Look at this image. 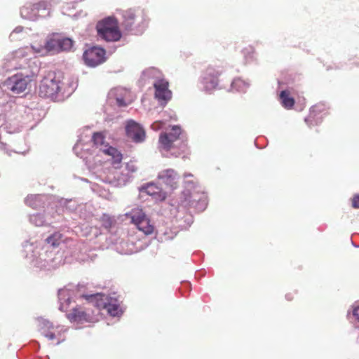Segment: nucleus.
Segmentation results:
<instances>
[{
	"label": "nucleus",
	"instance_id": "a19ab883",
	"mask_svg": "<svg viewBox=\"0 0 359 359\" xmlns=\"http://www.w3.org/2000/svg\"><path fill=\"white\" fill-rule=\"evenodd\" d=\"M82 145L81 141L79 140L77 143L75 144V146L73 148V150L74 152L77 154V150L79 149L80 146Z\"/></svg>",
	"mask_w": 359,
	"mask_h": 359
},
{
	"label": "nucleus",
	"instance_id": "79ce46f5",
	"mask_svg": "<svg viewBox=\"0 0 359 359\" xmlns=\"http://www.w3.org/2000/svg\"><path fill=\"white\" fill-rule=\"evenodd\" d=\"M0 148H1V149H3V150H5V151H6V152L9 156H11V153H10V152H8V151L6 150V144H4L1 143Z\"/></svg>",
	"mask_w": 359,
	"mask_h": 359
},
{
	"label": "nucleus",
	"instance_id": "f03ea898",
	"mask_svg": "<svg viewBox=\"0 0 359 359\" xmlns=\"http://www.w3.org/2000/svg\"><path fill=\"white\" fill-rule=\"evenodd\" d=\"M40 72V62L38 59L31 61L29 69L23 68L13 76L8 78L3 83L5 90L11 91L13 94H20L24 92L31 78L36 76Z\"/></svg>",
	"mask_w": 359,
	"mask_h": 359
},
{
	"label": "nucleus",
	"instance_id": "39448f33",
	"mask_svg": "<svg viewBox=\"0 0 359 359\" xmlns=\"http://www.w3.org/2000/svg\"><path fill=\"white\" fill-rule=\"evenodd\" d=\"M29 258L35 267L48 271L55 269L67 262L66 259H63L62 254L59 252L53 254L48 251L43 253L33 251V254Z\"/></svg>",
	"mask_w": 359,
	"mask_h": 359
},
{
	"label": "nucleus",
	"instance_id": "c85d7f7f",
	"mask_svg": "<svg viewBox=\"0 0 359 359\" xmlns=\"http://www.w3.org/2000/svg\"><path fill=\"white\" fill-rule=\"evenodd\" d=\"M280 100L282 105L286 109H290L294 104V99L290 96L287 90H282L280 92Z\"/></svg>",
	"mask_w": 359,
	"mask_h": 359
},
{
	"label": "nucleus",
	"instance_id": "ddd939ff",
	"mask_svg": "<svg viewBox=\"0 0 359 359\" xmlns=\"http://www.w3.org/2000/svg\"><path fill=\"white\" fill-rule=\"evenodd\" d=\"M104 55L103 48L93 46L84 52L83 57L86 65L95 67L105 61Z\"/></svg>",
	"mask_w": 359,
	"mask_h": 359
},
{
	"label": "nucleus",
	"instance_id": "cd10ccee",
	"mask_svg": "<svg viewBox=\"0 0 359 359\" xmlns=\"http://www.w3.org/2000/svg\"><path fill=\"white\" fill-rule=\"evenodd\" d=\"M136 226L140 231H142L146 235L152 233L154 229V226L150 224V220L148 217L142 219L141 222H139Z\"/></svg>",
	"mask_w": 359,
	"mask_h": 359
},
{
	"label": "nucleus",
	"instance_id": "412c9836",
	"mask_svg": "<svg viewBox=\"0 0 359 359\" xmlns=\"http://www.w3.org/2000/svg\"><path fill=\"white\" fill-rule=\"evenodd\" d=\"M55 206L57 208V215L60 214L61 211L67 210L69 212H74L76 210L78 204L76 201L73 199L60 198L57 199Z\"/></svg>",
	"mask_w": 359,
	"mask_h": 359
},
{
	"label": "nucleus",
	"instance_id": "473e14b6",
	"mask_svg": "<svg viewBox=\"0 0 359 359\" xmlns=\"http://www.w3.org/2000/svg\"><path fill=\"white\" fill-rule=\"evenodd\" d=\"M60 51L69 50L73 46V41L69 38L59 36Z\"/></svg>",
	"mask_w": 359,
	"mask_h": 359
},
{
	"label": "nucleus",
	"instance_id": "0eeeda50",
	"mask_svg": "<svg viewBox=\"0 0 359 359\" xmlns=\"http://www.w3.org/2000/svg\"><path fill=\"white\" fill-rule=\"evenodd\" d=\"M60 81L54 73H50L43 79L39 86V95L41 97L50 98L54 101H61L63 95L60 93Z\"/></svg>",
	"mask_w": 359,
	"mask_h": 359
},
{
	"label": "nucleus",
	"instance_id": "f257e3e1",
	"mask_svg": "<svg viewBox=\"0 0 359 359\" xmlns=\"http://www.w3.org/2000/svg\"><path fill=\"white\" fill-rule=\"evenodd\" d=\"M158 142L162 155L166 157L178 156L180 152L175 150L184 151L187 147L181 128L178 126H173L170 132L161 133Z\"/></svg>",
	"mask_w": 359,
	"mask_h": 359
},
{
	"label": "nucleus",
	"instance_id": "20e7f679",
	"mask_svg": "<svg viewBox=\"0 0 359 359\" xmlns=\"http://www.w3.org/2000/svg\"><path fill=\"white\" fill-rule=\"evenodd\" d=\"M33 54L31 48H20L6 55L2 63V69L4 72L12 70L23 71V68L29 69L31 61L36 57L32 58Z\"/></svg>",
	"mask_w": 359,
	"mask_h": 359
},
{
	"label": "nucleus",
	"instance_id": "aec40b11",
	"mask_svg": "<svg viewBox=\"0 0 359 359\" xmlns=\"http://www.w3.org/2000/svg\"><path fill=\"white\" fill-rule=\"evenodd\" d=\"M53 208V207H51L50 209L49 208H48V212L46 216L41 213L31 215L29 216V222L36 226H41L52 224L53 222V219L56 217V215L55 213L50 212Z\"/></svg>",
	"mask_w": 359,
	"mask_h": 359
},
{
	"label": "nucleus",
	"instance_id": "f3484780",
	"mask_svg": "<svg viewBox=\"0 0 359 359\" xmlns=\"http://www.w3.org/2000/svg\"><path fill=\"white\" fill-rule=\"evenodd\" d=\"M31 49L33 53H39L41 55H43L47 53H58L60 52L59 36L54 35L52 38L48 39L45 42L44 46H40L36 48L32 46Z\"/></svg>",
	"mask_w": 359,
	"mask_h": 359
},
{
	"label": "nucleus",
	"instance_id": "72a5a7b5",
	"mask_svg": "<svg viewBox=\"0 0 359 359\" xmlns=\"http://www.w3.org/2000/svg\"><path fill=\"white\" fill-rule=\"evenodd\" d=\"M38 321H39V330L41 334H42V331L47 332L53 328V323L46 319L40 318L38 319Z\"/></svg>",
	"mask_w": 359,
	"mask_h": 359
},
{
	"label": "nucleus",
	"instance_id": "2f4dec72",
	"mask_svg": "<svg viewBox=\"0 0 359 359\" xmlns=\"http://www.w3.org/2000/svg\"><path fill=\"white\" fill-rule=\"evenodd\" d=\"M140 190L146 192L149 195H155L158 194L161 191L160 188L154 183H149L142 186Z\"/></svg>",
	"mask_w": 359,
	"mask_h": 359
},
{
	"label": "nucleus",
	"instance_id": "dca6fc26",
	"mask_svg": "<svg viewBox=\"0 0 359 359\" xmlns=\"http://www.w3.org/2000/svg\"><path fill=\"white\" fill-rule=\"evenodd\" d=\"M126 132L127 136L131 138L135 142H142L144 140L145 132L144 129L133 120H130L127 122Z\"/></svg>",
	"mask_w": 359,
	"mask_h": 359
},
{
	"label": "nucleus",
	"instance_id": "4be33fe9",
	"mask_svg": "<svg viewBox=\"0 0 359 359\" xmlns=\"http://www.w3.org/2000/svg\"><path fill=\"white\" fill-rule=\"evenodd\" d=\"M48 199L49 197L46 195H30L25 198V202L27 205L33 208H37Z\"/></svg>",
	"mask_w": 359,
	"mask_h": 359
},
{
	"label": "nucleus",
	"instance_id": "c03bdc74",
	"mask_svg": "<svg viewBox=\"0 0 359 359\" xmlns=\"http://www.w3.org/2000/svg\"><path fill=\"white\" fill-rule=\"evenodd\" d=\"M286 298L288 299V300H290L291 299L290 298V295L289 294H286Z\"/></svg>",
	"mask_w": 359,
	"mask_h": 359
},
{
	"label": "nucleus",
	"instance_id": "4468645a",
	"mask_svg": "<svg viewBox=\"0 0 359 359\" xmlns=\"http://www.w3.org/2000/svg\"><path fill=\"white\" fill-rule=\"evenodd\" d=\"M108 100L120 107H126L130 103V91L121 87L114 88L109 92Z\"/></svg>",
	"mask_w": 359,
	"mask_h": 359
},
{
	"label": "nucleus",
	"instance_id": "b1692460",
	"mask_svg": "<svg viewBox=\"0 0 359 359\" xmlns=\"http://www.w3.org/2000/svg\"><path fill=\"white\" fill-rule=\"evenodd\" d=\"M126 217L130 219L132 223L135 226L137 225L139 222H141L142 219L147 217L142 209L139 208H133L130 211L126 213Z\"/></svg>",
	"mask_w": 359,
	"mask_h": 359
},
{
	"label": "nucleus",
	"instance_id": "58836bf2",
	"mask_svg": "<svg viewBox=\"0 0 359 359\" xmlns=\"http://www.w3.org/2000/svg\"><path fill=\"white\" fill-rule=\"evenodd\" d=\"M353 315L355 318L359 322V306L353 309Z\"/></svg>",
	"mask_w": 359,
	"mask_h": 359
},
{
	"label": "nucleus",
	"instance_id": "7ed1b4c3",
	"mask_svg": "<svg viewBox=\"0 0 359 359\" xmlns=\"http://www.w3.org/2000/svg\"><path fill=\"white\" fill-rule=\"evenodd\" d=\"M121 26L125 32L133 34H141L147 26V20L144 10L129 8L121 11Z\"/></svg>",
	"mask_w": 359,
	"mask_h": 359
},
{
	"label": "nucleus",
	"instance_id": "bb28decb",
	"mask_svg": "<svg viewBox=\"0 0 359 359\" xmlns=\"http://www.w3.org/2000/svg\"><path fill=\"white\" fill-rule=\"evenodd\" d=\"M250 83L241 79H236L231 82V89L232 91L244 93L249 88Z\"/></svg>",
	"mask_w": 359,
	"mask_h": 359
},
{
	"label": "nucleus",
	"instance_id": "6ab92c4d",
	"mask_svg": "<svg viewBox=\"0 0 359 359\" xmlns=\"http://www.w3.org/2000/svg\"><path fill=\"white\" fill-rule=\"evenodd\" d=\"M74 292L68 287H64L58 290L59 309L61 311H67L70 304L74 302Z\"/></svg>",
	"mask_w": 359,
	"mask_h": 359
},
{
	"label": "nucleus",
	"instance_id": "c756f323",
	"mask_svg": "<svg viewBox=\"0 0 359 359\" xmlns=\"http://www.w3.org/2000/svg\"><path fill=\"white\" fill-rule=\"evenodd\" d=\"M242 53L243 55L245 62L246 64L251 63L255 60V49L252 47L249 46V47L245 48L242 50Z\"/></svg>",
	"mask_w": 359,
	"mask_h": 359
},
{
	"label": "nucleus",
	"instance_id": "2eb2a0df",
	"mask_svg": "<svg viewBox=\"0 0 359 359\" xmlns=\"http://www.w3.org/2000/svg\"><path fill=\"white\" fill-rule=\"evenodd\" d=\"M155 97L164 106L170 100L172 93L168 89V82L164 79L157 80L154 84Z\"/></svg>",
	"mask_w": 359,
	"mask_h": 359
},
{
	"label": "nucleus",
	"instance_id": "9d476101",
	"mask_svg": "<svg viewBox=\"0 0 359 359\" xmlns=\"http://www.w3.org/2000/svg\"><path fill=\"white\" fill-rule=\"evenodd\" d=\"M95 146L104 154L111 157V164L115 169L121 168L122 154L116 148L105 144L104 137L102 133H95L91 138Z\"/></svg>",
	"mask_w": 359,
	"mask_h": 359
},
{
	"label": "nucleus",
	"instance_id": "e433bc0d",
	"mask_svg": "<svg viewBox=\"0 0 359 359\" xmlns=\"http://www.w3.org/2000/svg\"><path fill=\"white\" fill-rule=\"evenodd\" d=\"M42 334L45 337L48 338L49 340H53L56 337L55 334L50 332V330H48L47 332L42 331Z\"/></svg>",
	"mask_w": 359,
	"mask_h": 359
},
{
	"label": "nucleus",
	"instance_id": "4c0bfd02",
	"mask_svg": "<svg viewBox=\"0 0 359 359\" xmlns=\"http://www.w3.org/2000/svg\"><path fill=\"white\" fill-rule=\"evenodd\" d=\"M352 205L355 208H359V195H356L353 198Z\"/></svg>",
	"mask_w": 359,
	"mask_h": 359
},
{
	"label": "nucleus",
	"instance_id": "f704fd0d",
	"mask_svg": "<svg viewBox=\"0 0 359 359\" xmlns=\"http://www.w3.org/2000/svg\"><path fill=\"white\" fill-rule=\"evenodd\" d=\"M114 220L107 215H103L102 217V224L106 229H109L113 224Z\"/></svg>",
	"mask_w": 359,
	"mask_h": 359
},
{
	"label": "nucleus",
	"instance_id": "f8f14e48",
	"mask_svg": "<svg viewBox=\"0 0 359 359\" xmlns=\"http://www.w3.org/2000/svg\"><path fill=\"white\" fill-rule=\"evenodd\" d=\"M221 73L222 70L219 67H208L201 76V88L207 93L215 90L218 86V77Z\"/></svg>",
	"mask_w": 359,
	"mask_h": 359
},
{
	"label": "nucleus",
	"instance_id": "393cba45",
	"mask_svg": "<svg viewBox=\"0 0 359 359\" xmlns=\"http://www.w3.org/2000/svg\"><path fill=\"white\" fill-rule=\"evenodd\" d=\"M67 317L72 322L83 323L88 321L87 314L77 307H72V312L67 314Z\"/></svg>",
	"mask_w": 359,
	"mask_h": 359
},
{
	"label": "nucleus",
	"instance_id": "c9c22d12",
	"mask_svg": "<svg viewBox=\"0 0 359 359\" xmlns=\"http://www.w3.org/2000/svg\"><path fill=\"white\" fill-rule=\"evenodd\" d=\"M23 27L18 26L15 28V29L12 32V33L10 34V39L11 40H17L18 38L15 36L16 34L22 33L23 31Z\"/></svg>",
	"mask_w": 359,
	"mask_h": 359
},
{
	"label": "nucleus",
	"instance_id": "5701e85b",
	"mask_svg": "<svg viewBox=\"0 0 359 359\" xmlns=\"http://www.w3.org/2000/svg\"><path fill=\"white\" fill-rule=\"evenodd\" d=\"M324 109V106L323 104H316L313 106L310 109V114L308 117L305 118V122L308 126H311V125L317 124L318 118L317 116L323 112Z\"/></svg>",
	"mask_w": 359,
	"mask_h": 359
},
{
	"label": "nucleus",
	"instance_id": "1a4fd4ad",
	"mask_svg": "<svg viewBox=\"0 0 359 359\" xmlns=\"http://www.w3.org/2000/svg\"><path fill=\"white\" fill-rule=\"evenodd\" d=\"M118 21L114 17H107L97 22L96 29L98 36L106 41H117L121 37Z\"/></svg>",
	"mask_w": 359,
	"mask_h": 359
},
{
	"label": "nucleus",
	"instance_id": "9b49d317",
	"mask_svg": "<svg viewBox=\"0 0 359 359\" xmlns=\"http://www.w3.org/2000/svg\"><path fill=\"white\" fill-rule=\"evenodd\" d=\"M50 13V3L43 1L38 4H26L20 10V15L22 18L36 20L39 18H46Z\"/></svg>",
	"mask_w": 359,
	"mask_h": 359
},
{
	"label": "nucleus",
	"instance_id": "423d86ee",
	"mask_svg": "<svg viewBox=\"0 0 359 359\" xmlns=\"http://www.w3.org/2000/svg\"><path fill=\"white\" fill-rule=\"evenodd\" d=\"M84 297L88 301L94 302L99 309H106L111 316H119L123 313L120 307L121 302L116 293L110 294L96 293Z\"/></svg>",
	"mask_w": 359,
	"mask_h": 359
},
{
	"label": "nucleus",
	"instance_id": "ea45409f",
	"mask_svg": "<svg viewBox=\"0 0 359 359\" xmlns=\"http://www.w3.org/2000/svg\"><path fill=\"white\" fill-rule=\"evenodd\" d=\"M162 126V123L161 122H156V123H154L152 125H151V128L154 130H159Z\"/></svg>",
	"mask_w": 359,
	"mask_h": 359
},
{
	"label": "nucleus",
	"instance_id": "6e6552de",
	"mask_svg": "<svg viewBox=\"0 0 359 359\" xmlns=\"http://www.w3.org/2000/svg\"><path fill=\"white\" fill-rule=\"evenodd\" d=\"M194 182L190 180L185 181V190L183 191V199L181 204L184 207H193L198 211H203L207 206L206 196L203 192L191 191L194 188Z\"/></svg>",
	"mask_w": 359,
	"mask_h": 359
},
{
	"label": "nucleus",
	"instance_id": "7c9ffc66",
	"mask_svg": "<svg viewBox=\"0 0 359 359\" xmlns=\"http://www.w3.org/2000/svg\"><path fill=\"white\" fill-rule=\"evenodd\" d=\"M126 173H123V177L121 178H118L119 180H122L126 182L130 180L131 177V174L137 170V168L133 163H127L125 166Z\"/></svg>",
	"mask_w": 359,
	"mask_h": 359
},
{
	"label": "nucleus",
	"instance_id": "a211bd4d",
	"mask_svg": "<svg viewBox=\"0 0 359 359\" xmlns=\"http://www.w3.org/2000/svg\"><path fill=\"white\" fill-rule=\"evenodd\" d=\"M158 180L171 189L177 187L179 175L173 169L168 168L161 171L158 175Z\"/></svg>",
	"mask_w": 359,
	"mask_h": 359
},
{
	"label": "nucleus",
	"instance_id": "a878e982",
	"mask_svg": "<svg viewBox=\"0 0 359 359\" xmlns=\"http://www.w3.org/2000/svg\"><path fill=\"white\" fill-rule=\"evenodd\" d=\"M65 240L64 236L60 232H54L53 233L47 236L45 242L47 245L51 247H57Z\"/></svg>",
	"mask_w": 359,
	"mask_h": 359
},
{
	"label": "nucleus",
	"instance_id": "37998d69",
	"mask_svg": "<svg viewBox=\"0 0 359 359\" xmlns=\"http://www.w3.org/2000/svg\"><path fill=\"white\" fill-rule=\"evenodd\" d=\"M192 177V175L191 174H185L184 177Z\"/></svg>",
	"mask_w": 359,
	"mask_h": 359
}]
</instances>
